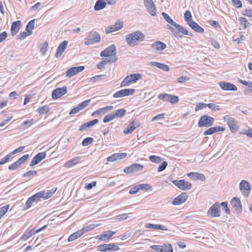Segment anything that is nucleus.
Listing matches in <instances>:
<instances>
[{
  "instance_id": "nucleus-39",
  "label": "nucleus",
  "mask_w": 252,
  "mask_h": 252,
  "mask_svg": "<svg viewBox=\"0 0 252 252\" xmlns=\"http://www.w3.org/2000/svg\"><path fill=\"white\" fill-rule=\"evenodd\" d=\"M35 25V19H33L30 21L26 27L27 32L29 33L30 34H32V31L34 29Z\"/></svg>"
},
{
  "instance_id": "nucleus-7",
  "label": "nucleus",
  "mask_w": 252,
  "mask_h": 252,
  "mask_svg": "<svg viewBox=\"0 0 252 252\" xmlns=\"http://www.w3.org/2000/svg\"><path fill=\"white\" fill-rule=\"evenodd\" d=\"M224 120L227 122L232 132H236L238 128V121L234 118L227 115L224 117Z\"/></svg>"
},
{
  "instance_id": "nucleus-32",
  "label": "nucleus",
  "mask_w": 252,
  "mask_h": 252,
  "mask_svg": "<svg viewBox=\"0 0 252 252\" xmlns=\"http://www.w3.org/2000/svg\"><path fill=\"white\" fill-rule=\"evenodd\" d=\"M127 156L126 153H116L111 155V162L125 158Z\"/></svg>"
},
{
  "instance_id": "nucleus-41",
  "label": "nucleus",
  "mask_w": 252,
  "mask_h": 252,
  "mask_svg": "<svg viewBox=\"0 0 252 252\" xmlns=\"http://www.w3.org/2000/svg\"><path fill=\"white\" fill-rule=\"evenodd\" d=\"M162 15L164 20L170 24V26L173 27L174 26V24L176 23L174 21H173L172 19L171 18V17L167 13L165 12H162Z\"/></svg>"
},
{
  "instance_id": "nucleus-58",
  "label": "nucleus",
  "mask_w": 252,
  "mask_h": 252,
  "mask_svg": "<svg viewBox=\"0 0 252 252\" xmlns=\"http://www.w3.org/2000/svg\"><path fill=\"white\" fill-rule=\"evenodd\" d=\"M20 166H21V165H20V164L19 163V162L17 160L14 163H13V164L10 165L9 166L8 169L9 170H14L17 169Z\"/></svg>"
},
{
  "instance_id": "nucleus-35",
  "label": "nucleus",
  "mask_w": 252,
  "mask_h": 252,
  "mask_svg": "<svg viewBox=\"0 0 252 252\" xmlns=\"http://www.w3.org/2000/svg\"><path fill=\"white\" fill-rule=\"evenodd\" d=\"M151 64L156 66L165 71H168L169 70V67L167 65L164 63L153 62L151 63Z\"/></svg>"
},
{
  "instance_id": "nucleus-23",
  "label": "nucleus",
  "mask_w": 252,
  "mask_h": 252,
  "mask_svg": "<svg viewBox=\"0 0 252 252\" xmlns=\"http://www.w3.org/2000/svg\"><path fill=\"white\" fill-rule=\"evenodd\" d=\"M188 176L193 180H200L204 182L206 180L205 175L201 173L197 172H191L188 174Z\"/></svg>"
},
{
  "instance_id": "nucleus-12",
  "label": "nucleus",
  "mask_w": 252,
  "mask_h": 252,
  "mask_svg": "<svg viewBox=\"0 0 252 252\" xmlns=\"http://www.w3.org/2000/svg\"><path fill=\"white\" fill-rule=\"evenodd\" d=\"M172 182L175 186L184 190H189L192 188V184L185 180H174Z\"/></svg>"
},
{
  "instance_id": "nucleus-29",
  "label": "nucleus",
  "mask_w": 252,
  "mask_h": 252,
  "mask_svg": "<svg viewBox=\"0 0 252 252\" xmlns=\"http://www.w3.org/2000/svg\"><path fill=\"white\" fill-rule=\"evenodd\" d=\"M189 22V23L188 24L192 30L199 33H202L204 32V29L200 27L199 25L195 21L192 20Z\"/></svg>"
},
{
  "instance_id": "nucleus-46",
  "label": "nucleus",
  "mask_w": 252,
  "mask_h": 252,
  "mask_svg": "<svg viewBox=\"0 0 252 252\" xmlns=\"http://www.w3.org/2000/svg\"><path fill=\"white\" fill-rule=\"evenodd\" d=\"M184 18L185 21L189 24L191 21H192L191 14L190 11L187 10L184 14Z\"/></svg>"
},
{
  "instance_id": "nucleus-63",
  "label": "nucleus",
  "mask_w": 252,
  "mask_h": 252,
  "mask_svg": "<svg viewBox=\"0 0 252 252\" xmlns=\"http://www.w3.org/2000/svg\"><path fill=\"white\" fill-rule=\"evenodd\" d=\"M36 174V171H30L24 174L23 176L25 177H31L35 176Z\"/></svg>"
},
{
  "instance_id": "nucleus-49",
  "label": "nucleus",
  "mask_w": 252,
  "mask_h": 252,
  "mask_svg": "<svg viewBox=\"0 0 252 252\" xmlns=\"http://www.w3.org/2000/svg\"><path fill=\"white\" fill-rule=\"evenodd\" d=\"M94 141V139L92 137H87L85 138L82 143V144L84 146H87L91 144Z\"/></svg>"
},
{
  "instance_id": "nucleus-44",
  "label": "nucleus",
  "mask_w": 252,
  "mask_h": 252,
  "mask_svg": "<svg viewBox=\"0 0 252 252\" xmlns=\"http://www.w3.org/2000/svg\"><path fill=\"white\" fill-rule=\"evenodd\" d=\"M110 62V58L103 60V61H102L97 65V68L99 69L103 68L105 67V66Z\"/></svg>"
},
{
  "instance_id": "nucleus-48",
  "label": "nucleus",
  "mask_w": 252,
  "mask_h": 252,
  "mask_svg": "<svg viewBox=\"0 0 252 252\" xmlns=\"http://www.w3.org/2000/svg\"><path fill=\"white\" fill-rule=\"evenodd\" d=\"M149 159L151 161L157 163L160 162L162 160V158L156 156H151L149 157Z\"/></svg>"
},
{
  "instance_id": "nucleus-9",
  "label": "nucleus",
  "mask_w": 252,
  "mask_h": 252,
  "mask_svg": "<svg viewBox=\"0 0 252 252\" xmlns=\"http://www.w3.org/2000/svg\"><path fill=\"white\" fill-rule=\"evenodd\" d=\"M158 97L160 100L170 102L172 104L177 103L179 101L178 96L165 93L160 94Z\"/></svg>"
},
{
  "instance_id": "nucleus-6",
  "label": "nucleus",
  "mask_w": 252,
  "mask_h": 252,
  "mask_svg": "<svg viewBox=\"0 0 252 252\" xmlns=\"http://www.w3.org/2000/svg\"><path fill=\"white\" fill-rule=\"evenodd\" d=\"M207 214L208 216H210L213 218L220 216L221 210L220 203L219 202L214 203L212 206H211L207 212Z\"/></svg>"
},
{
  "instance_id": "nucleus-19",
  "label": "nucleus",
  "mask_w": 252,
  "mask_h": 252,
  "mask_svg": "<svg viewBox=\"0 0 252 252\" xmlns=\"http://www.w3.org/2000/svg\"><path fill=\"white\" fill-rule=\"evenodd\" d=\"M188 199V195L186 192H183L176 197L172 201L174 205H179L185 202Z\"/></svg>"
},
{
  "instance_id": "nucleus-31",
  "label": "nucleus",
  "mask_w": 252,
  "mask_h": 252,
  "mask_svg": "<svg viewBox=\"0 0 252 252\" xmlns=\"http://www.w3.org/2000/svg\"><path fill=\"white\" fill-rule=\"evenodd\" d=\"M145 228H153L154 229H158L161 230H167V228L164 225L161 224H154L152 223H147L145 225Z\"/></svg>"
},
{
  "instance_id": "nucleus-55",
  "label": "nucleus",
  "mask_w": 252,
  "mask_h": 252,
  "mask_svg": "<svg viewBox=\"0 0 252 252\" xmlns=\"http://www.w3.org/2000/svg\"><path fill=\"white\" fill-rule=\"evenodd\" d=\"M9 208V205H6L0 208V219L1 217H2L3 215H4L6 212H7L8 209Z\"/></svg>"
},
{
  "instance_id": "nucleus-16",
  "label": "nucleus",
  "mask_w": 252,
  "mask_h": 252,
  "mask_svg": "<svg viewBox=\"0 0 252 252\" xmlns=\"http://www.w3.org/2000/svg\"><path fill=\"white\" fill-rule=\"evenodd\" d=\"M85 67L83 66L71 67L66 71V76L71 78L80 72L83 71Z\"/></svg>"
},
{
  "instance_id": "nucleus-54",
  "label": "nucleus",
  "mask_w": 252,
  "mask_h": 252,
  "mask_svg": "<svg viewBox=\"0 0 252 252\" xmlns=\"http://www.w3.org/2000/svg\"><path fill=\"white\" fill-rule=\"evenodd\" d=\"M100 56L101 57H109L110 56V46L107 47L106 49L102 51L100 53Z\"/></svg>"
},
{
  "instance_id": "nucleus-30",
  "label": "nucleus",
  "mask_w": 252,
  "mask_h": 252,
  "mask_svg": "<svg viewBox=\"0 0 252 252\" xmlns=\"http://www.w3.org/2000/svg\"><path fill=\"white\" fill-rule=\"evenodd\" d=\"M81 158L77 157L67 161L64 165L66 168H70L74 165H76L80 161Z\"/></svg>"
},
{
  "instance_id": "nucleus-2",
  "label": "nucleus",
  "mask_w": 252,
  "mask_h": 252,
  "mask_svg": "<svg viewBox=\"0 0 252 252\" xmlns=\"http://www.w3.org/2000/svg\"><path fill=\"white\" fill-rule=\"evenodd\" d=\"M166 27L167 28L172 32L173 35L176 37H182V35H180V32L185 35H192L191 34L189 33V32L185 28L177 23L174 24L173 27L170 26L169 24H167Z\"/></svg>"
},
{
  "instance_id": "nucleus-50",
  "label": "nucleus",
  "mask_w": 252,
  "mask_h": 252,
  "mask_svg": "<svg viewBox=\"0 0 252 252\" xmlns=\"http://www.w3.org/2000/svg\"><path fill=\"white\" fill-rule=\"evenodd\" d=\"M98 250L102 252H105L110 250V244H103L98 246Z\"/></svg>"
},
{
  "instance_id": "nucleus-27",
  "label": "nucleus",
  "mask_w": 252,
  "mask_h": 252,
  "mask_svg": "<svg viewBox=\"0 0 252 252\" xmlns=\"http://www.w3.org/2000/svg\"><path fill=\"white\" fill-rule=\"evenodd\" d=\"M21 24L20 21H16L12 23L11 26V32L12 35H15L19 31Z\"/></svg>"
},
{
  "instance_id": "nucleus-8",
  "label": "nucleus",
  "mask_w": 252,
  "mask_h": 252,
  "mask_svg": "<svg viewBox=\"0 0 252 252\" xmlns=\"http://www.w3.org/2000/svg\"><path fill=\"white\" fill-rule=\"evenodd\" d=\"M142 78V75L139 73H134L130 74V75L126 77L122 81L121 87H124L126 86L128 83L132 82H136L140 80Z\"/></svg>"
},
{
  "instance_id": "nucleus-26",
  "label": "nucleus",
  "mask_w": 252,
  "mask_h": 252,
  "mask_svg": "<svg viewBox=\"0 0 252 252\" xmlns=\"http://www.w3.org/2000/svg\"><path fill=\"white\" fill-rule=\"evenodd\" d=\"M68 44V42L66 40H64L63 42L61 43V44L59 46V47L57 48V52L55 55V56L57 58L61 56L63 52H64V50L67 47Z\"/></svg>"
},
{
  "instance_id": "nucleus-42",
  "label": "nucleus",
  "mask_w": 252,
  "mask_h": 252,
  "mask_svg": "<svg viewBox=\"0 0 252 252\" xmlns=\"http://www.w3.org/2000/svg\"><path fill=\"white\" fill-rule=\"evenodd\" d=\"M163 252H173V249L171 244L169 243L164 244L163 245H160Z\"/></svg>"
},
{
  "instance_id": "nucleus-4",
  "label": "nucleus",
  "mask_w": 252,
  "mask_h": 252,
  "mask_svg": "<svg viewBox=\"0 0 252 252\" xmlns=\"http://www.w3.org/2000/svg\"><path fill=\"white\" fill-rule=\"evenodd\" d=\"M100 40V35L96 32L91 31L85 39V44L86 45H90L94 43L98 42Z\"/></svg>"
},
{
  "instance_id": "nucleus-56",
  "label": "nucleus",
  "mask_w": 252,
  "mask_h": 252,
  "mask_svg": "<svg viewBox=\"0 0 252 252\" xmlns=\"http://www.w3.org/2000/svg\"><path fill=\"white\" fill-rule=\"evenodd\" d=\"M220 206H222V209L225 211L227 214L230 213V211L228 207L227 202H222L220 203Z\"/></svg>"
},
{
  "instance_id": "nucleus-60",
  "label": "nucleus",
  "mask_w": 252,
  "mask_h": 252,
  "mask_svg": "<svg viewBox=\"0 0 252 252\" xmlns=\"http://www.w3.org/2000/svg\"><path fill=\"white\" fill-rule=\"evenodd\" d=\"M206 106L214 111L219 110L220 109V106L214 103L206 104Z\"/></svg>"
},
{
  "instance_id": "nucleus-18",
  "label": "nucleus",
  "mask_w": 252,
  "mask_h": 252,
  "mask_svg": "<svg viewBox=\"0 0 252 252\" xmlns=\"http://www.w3.org/2000/svg\"><path fill=\"white\" fill-rule=\"evenodd\" d=\"M46 157V152H41L38 153L31 160L30 166H33L38 163L41 160L45 158Z\"/></svg>"
},
{
  "instance_id": "nucleus-40",
  "label": "nucleus",
  "mask_w": 252,
  "mask_h": 252,
  "mask_svg": "<svg viewBox=\"0 0 252 252\" xmlns=\"http://www.w3.org/2000/svg\"><path fill=\"white\" fill-rule=\"evenodd\" d=\"M82 235L80 230H78L69 236L68 239L69 242L73 241L81 237Z\"/></svg>"
},
{
  "instance_id": "nucleus-57",
  "label": "nucleus",
  "mask_w": 252,
  "mask_h": 252,
  "mask_svg": "<svg viewBox=\"0 0 252 252\" xmlns=\"http://www.w3.org/2000/svg\"><path fill=\"white\" fill-rule=\"evenodd\" d=\"M109 110H110V106H107L99 109L98 110V112H99V114H100V115H103Z\"/></svg>"
},
{
  "instance_id": "nucleus-15",
  "label": "nucleus",
  "mask_w": 252,
  "mask_h": 252,
  "mask_svg": "<svg viewBox=\"0 0 252 252\" xmlns=\"http://www.w3.org/2000/svg\"><path fill=\"white\" fill-rule=\"evenodd\" d=\"M140 124L137 121L130 122L128 126L124 129V133L128 134L131 133L137 127L140 126Z\"/></svg>"
},
{
  "instance_id": "nucleus-43",
  "label": "nucleus",
  "mask_w": 252,
  "mask_h": 252,
  "mask_svg": "<svg viewBox=\"0 0 252 252\" xmlns=\"http://www.w3.org/2000/svg\"><path fill=\"white\" fill-rule=\"evenodd\" d=\"M137 185L139 188V191L140 189L146 190H152L153 189L152 187L148 184H142Z\"/></svg>"
},
{
  "instance_id": "nucleus-33",
  "label": "nucleus",
  "mask_w": 252,
  "mask_h": 252,
  "mask_svg": "<svg viewBox=\"0 0 252 252\" xmlns=\"http://www.w3.org/2000/svg\"><path fill=\"white\" fill-rule=\"evenodd\" d=\"M124 25V22L121 20H118L115 25L111 26V33L121 29Z\"/></svg>"
},
{
  "instance_id": "nucleus-53",
  "label": "nucleus",
  "mask_w": 252,
  "mask_h": 252,
  "mask_svg": "<svg viewBox=\"0 0 252 252\" xmlns=\"http://www.w3.org/2000/svg\"><path fill=\"white\" fill-rule=\"evenodd\" d=\"M29 158V155L28 154L25 155L17 160L20 165L21 166L26 161H27Z\"/></svg>"
},
{
  "instance_id": "nucleus-37",
  "label": "nucleus",
  "mask_w": 252,
  "mask_h": 252,
  "mask_svg": "<svg viewBox=\"0 0 252 252\" xmlns=\"http://www.w3.org/2000/svg\"><path fill=\"white\" fill-rule=\"evenodd\" d=\"M128 218L127 214H123L122 215H118L115 217L111 218V222H116L119 221H122L126 220Z\"/></svg>"
},
{
  "instance_id": "nucleus-3",
  "label": "nucleus",
  "mask_w": 252,
  "mask_h": 252,
  "mask_svg": "<svg viewBox=\"0 0 252 252\" xmlns=\"http://www.w3.org/2000/svg\"><path fill=\"white\" fill-rule=\"evenodd\" d=\"M56 190L57 188L55 189H53L48 191L43 190L40 192H37L31 197L34 201L40 200L41 198H43L44 199H47L51 197Z\"/></svg>"
},
{
  "instance_id": "nucleus-28",
  "label": "nucleus",
  "mask_w": 252,
  "mask_h": 252,
  "mask_svg": "<svg viewBox=\"0 0 252 252\" xmlns=\"http://www.w3.org/2000/svg\"><path fill=\"white\" fill-rule=\"evenodd\" d=\"M126 113V110L124 108L113 111L111 113V120L116 118H120L124 116Z\"/></svg>"
},
{
  "instance_id": "nucleus-36",
  "label": "nucleus",
  "mask_w": 252,
  "mask_h": 252,
  "mask_svg": "<svg viewBox=\"0 0 252 252\" xmlns=\"http://www.w3.org/2000/svg\"><path fill=\"white\" fill-rule=\"evenodd\" d=\"M98 226L97 224H91L90 225L85 226L83 228H82L81 229H80V231L82 233V235L85 234V233L89 232L92 230H93L95 227H97Z\"/></svg>"
},
{
  "instance_id": "nucleus-62",
  "label": "nucleus",
  "mask_w": 252,
  "mask_h": 252,
  "mask_svg": "<svg viewBox=\"0 0 252 252\" xmlns=\"http://www.w3.org/2000/svg\"><path fill=\"white\" fill-rule=\"evenodd\" d=\"M168 163L166 161L162 162L161 164H160L158 168V172H161L163 171L166 168Z\"/></svg>"
},
{
  "instance_id": "nucleus-17",
  "label": "nucleus",
  "mask_w": 252,
  "mask_h": 252,
  "mask_svg": "<svg viewBox=\"0 0 252 252\" xmlns=\"http://www.w3.org/2000/svg\"><path fill=\"white\" fill-rule=\"evenodd\" d=\"M67 92V88L66 87L58 88L53 91L52 96L54 99H57L66 94Z\"/></svg>"
},
{
  "instance_id": "nucleus-64",
  "label": "nucleus",
  "mask_w": 252,
  "mask_h": 252,
  "mask_svg": "<svg viewBox=\"0 0 252 252\" xmlns=\"http://www.w3.org/2000/svg\"><path fill=\"white\" fill-rule=\"evenodd\" d=\"M243 15L246 16L252 17V9H246L244 10Z\"/></svg>"
},
{
  "instance_id": "nucleus-59",
  "label": "nucleus",
  "mask_w": 252,
  "mask_h": 252,
  "mask_svg": "<svg viewBox=\"0 0 252 252\" xmlns=\"http://www.w3.org/2000/svg\"><path fill=\"white\" fill-rule=\"evenodd\" d=\"M239 21L241 25H244V27L245 29L247 28L248 24H250V23H248L247 19L244 17H240L239 19Z\"/></svg>"
},
{
  "instance_id": "nucleus-13",
  "label": "nucleus",
  "mask_w": 252,
  "mask_h": 252,
  "mask_svg": "<svg viewBox=\"0 0 252 252\" xmlns=\"http://www.w3.org/2000/svg\"><path fill=\"white\" fill-rule=\"evenodd\" d=\"M144 4L148 13L152 16L157 14V9L155 3L152 0H144Z\"/></svg>"
},
{
  "instance_id": "nucleus-10",
  "label": "nucleus",
  "mask_w": 252,
  "mask_h": 252,
  "mask_svg": "<svg viewBox=\"0 0 252 252\" xmlns=\"http://www.w3.org/2000/svg\"><path fill=\"white\" fill-rule=\"evenodd\" d=\"M144 167L143 165L138 163H133L126 167L124 170V172L126 174H131L143 170Z\"/></svg>"
},
{
  "instance_id": "nucleus-11",
  "label": "nucleus",
  "mask_w": 252,
  "mask_h": 252,
  "mask_svg": "<svg viewBox=\"0 0 252 252\" xmlns=\"http://www.w3.org/2000/svg\"><path fill=\"white\" fill-rule=\"evenodd\" d=\"M239 186L242 194L246 197H248L251 190V186L250 183L248 181L243 180L240 182Z\"/></svg>"
},
{
  "instance_id": "nucleus-47",
  "label": "nucleus",
  "mask_w": 252,
  "mask_h": 252,
  "mask_svg": "<svg viewBox=\"0 0 252 252\" xmlns=\"http://www.w3.org/2000/svg\"><path fill=\"white\" fill-rule=\"evenodd\" d=\"M34 201L33 200V199H32V197H29L28 199V200H27V202H26V204H25V206H24V207L23 208V210H27L29 208H30L31 205H32V203Z\"/></svg>"
},
{
  "instance_id": "nucleus-22",
  "label": "nucleus",
  "mask_w": 252,
  "mask_h": 252,
  "mask_svg": "<svg viewBox=\"0 0 252 252\" xmlns=\"http://www.w3.org/2000/svg\"><path fill=\"white\" fill-rule=\"evenodd\" d=\"M219 85L221 89L225 91H236L237 90V87L230 83L221 82Z\"/></svg>"
},
{
  "instance_id": "nucleus-45",
  "label": "nucleus",
  "mask_w": 252,
  "mask_h": 252,
  "mask_svg": "<svg viewBox=\"0 0 252 252\" xmlns=\"http://www.w3.org/2000/svg\"><path fill=\"white\" fill-rule=\"evenodd\" d=\"M105 75H96L94 77H93L89 79V81L90 82H95L98 81H99L101 79H103L105 78Z\"/></svg>"
},
{
  "instance_id": "nucleus-1",
  "label": "nucleus",
  "mask_w": 252,
  "mask_h": 252,
  "mask_svg": "<svg viewBox=\"0 0 252 252\" xmlns=\"http://www.w3.org/2000/svg\"><path fill=\"white\" fill-rule=\"evenodd\" d=\"M145 38V35L142 32L137 31L126 36L127 44L133 46L137 45L139 42L142 41Z\"/></svg>"
},
{
  "instance_id": "nucleus-24",
  "label": "nucleus",
  "mask_w": 252,
  "mask_h": 252,
  "mask_svg": "<svg viewBox=\"0 0 252 252\" xmlns=\"http://www.w3.org/2000/svg\"><path fill=\"white\" fill-rule=\"evenodd\" d=\"M224 129H225L223 127L220 126L212 127L204 131L203 134L205 135H211L218 131H223L224 130Z\"/></svg>"
},
{
  "instance_id": "nucleus-52",
  "label": "nucleus",
  "mask_w": 252,
  "mask_h": 252,
  "mask_svg": "<svg viewBox=\"0 0 252 252\" xmlns=\"http://www.w3.org/2000/svg\"><path fill=\"white\" fill-rule=\"evenodd\" d=\"M91 102V99L85 100L78 105V106L81 110L88 106Z\"/></svg>"
},
{
  "instance_id": "nucleus-61",
  "label": "nucleus",
  "mask_w": 252,
  "mask_h": 252,
  "mask_svg": "<svg viewBox=\"0 0 252 252\" xmlns=\"http://www.w3.org/2000/svg\"><path fill=\"white\" fill-rule=\"evenodd\" d=\"M12 156V155H11V153L8 154L6 157L3 158L0 160V165L3 164L7 162L9 160V159L11 158Z\"/></svg>"
},
{
  "instance_id": "nucleus-51",
  "label": "nucleus",
  "mask_w": 252,
  "mask_h": 252,
  "mask_svg": "<svg viewBox=\"0 0 252 252\" xmlns=\"http://www.w3.org/2000/svg\"><path fill=\"white\" fill-rule=\"evenodd\" d=\"M49 108L48 106L45 105L43 106L38 109V112L40 114H43L44 113H47L49 112Z\"/></svg>"
},
{
  "instance_id": "nucleus-20",
  "label": "nucleus",
  "mask_w": 252,
  "mask_h": 252,
  "mask_svg": "<svg viewBox=\"0 0 252 252\" xmlns=\"http://www.w3.org/2000/svg\"><path fill=\"white\" fill-rule=\"evenodd\" d=\"M231 204L233 208L238 213H240L242 211V207L241 200L239 198L235 197L231 201Z\"/></svg>"
},
{
  "instance_id": "nucleus-25",
  "label": "nucleus",
  "mask_w": 252,
  "mask_h": 252,
  "mask_svg": "<svg viewBox=\"0 0 252 252\" xmlns=\"http://www.w3.org/2000/svg\"><path fill=\"white\" fill-rule=\"evenodd\" d=\"M151 47L154 50L161 51L166 48V45L161 41H158L153 43Z\"/></svg>"
},
{
  "instance_id": "nucleus-34",
  "label": "nucleus",
  "mask_w": 252,
  "mask_h": 252,
  "mask_svg": "<svg viewBox=\"0 0 252 252\" xmlns=\"http://www.w3.org/2000/svg\"><path fill=\"white\" fill-rule=\"evenodd\" d=\"M106 2L105 0H98L96 1L94 9L96 11H99L105 7Z\"/></svg>"
},
{
  "instance_id": "nucleus-21",
  "label": "nucleus",
  "mask_w": 252,
  "mask_h": 252,
  "mask_svg": "<svg viewBox=\"0 0 252 252\" xmlns=\"http://www.w3.org/2000/svg\"><path fill=\"white\" fill-rule=\"evenodd\" d=\"M47 225H44L42 227L36 230H34V229H32L28 232L24 234L22 236L21 239L23 241H26L33 235L38 233L39 232L45 229Z\"/></svg>"
},
{
  "instance_id": "nucleus-38",
  "label": "nucleus",
  "mask_w": 252,
  "mask_h": 252,
  "mask_svg": "<svg viewBox=\"0 0 252 252\" xmlns=\"http://www.w3.org/2000/svg\"><path fill=\"white\" fill-rule=\"evenodd\" d=\"M116 49L114 44L111 45V63L116 62L118 58L116 56Z\"/></svg>"
},
{
  "instance_id": "nucleus-5",
  "label": "nucleus",
  "mask_w": 252,
  "mask_h": 252,
  "mask_svg": "<svg viewBox=\"0 0 252 252\" xmlns=\"http://www.w3.org/2000/svg\"><path fill=\"white\" fill-rule=\"evenodd\" d=\"M214 122V119L208 115L201 116L198 122V126L209 127L213 125Z\"/></svg>"
},
{
  "instance_id": "nucleus-14",
  "label": "nucleus",
  "mask_w": 252,
  "mask_h": 252,
  "mask_svg": "<svg viewBox=\"0 0 252 252\" xmlns=\"http://www.w3.org/2000/svg\"><path fill=\"white\" fill-rule=\"evenodd\" d=\"M135 90L134 89H122L113 94V96L116 98L124 97L126 96L131 95L134 94Z\"/></svg>"
}]
</instances>
